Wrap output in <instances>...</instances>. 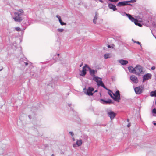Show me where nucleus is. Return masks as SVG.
Instances as JSON below:
<instances>
[{"instance_id": "e433bc0d", "label": "nucleus", "mask_w": 156, "mask_h": 156, "mask_svg": "<svg viewBox=\"0 0 156 156\" xmlns=\"http://www.w3.org/2000/svg\"><path fill=\"white\" fill-rule=\"evenodd\" d=\"M130 126H131L130 123H129L128 124L127 126H128V127H129Z\"/></svg>"}, {"instance_id": "2eb2a0df", "label": "nucleus", "mask_w": 156, "mask_h": 156, "mask_svg": "<svg viewBox=\"0 0 156 156\" xmlns=\"http://www.w3.org/2000/svg\"><path fill=\"white\" fill-rule=\"evenodd\" d=\"M101 102L103 104H110L111 103L112 101L110 99H108L107 100H104L102 99L100 100Z\"/></svg>"}, {"instance_id": "473e14b6", "label": "nucleus", "mask_w": 156, "mask_h": 156, "mask_svg": "<svg viewBox=\"0 0 156 156\" xmlns=\"http://www.w3.org/2000/svg\"><path fill=\"white\" fill-rule=\"evenodd\" d=\"M121 15L122 16H124L125 15H126V14H127V13H126L125 12H122L120 13Z\"/></svg>"}, {"instance_id": "7ed1b4c3", "label": "nucleus", "mask_w": 156, "mask_h": 156, "mask_svg": "<svg viewBox=\"0 0 156 156\" xmlns=\"http://www.w3.org/2000/svg\"><path fill=\"white\" fill-rule=\"evenodd\" d=\"M113 94L114 96L113 99L116 102H119V100L120 99L119 91V90H117L115 94L113 93Z\"/></svg>"}, {"instance_id": "a878e982", "label": "nucleus", "mask_w": 156, "mask_h": 156, "mask_svg": "<svg viewBox=\"0 0 156 156\" xmlns=\"http://www.w3.org/2000/svg\"><path fill=\"white\" fill-rule=\"evenodd\" d=\"M59 22L60 23V24L62 26L65 25L66 24V23L62 22V20L61 21H59Z\"/></svg>"}, {"instance_id": "20e7f679", "label": "nucleus", "mask_w": 156, "mask_h": 156, "mask_svg": "<svg viewBox=\"0 0 156 156\" xmlns=\"http://www.w3.org/2000/svg\"><path fill=\"white\" fill-rule=\"evenodd\" d=\"M94 90L93 88L89 87L86 90V91H84L85 93L88 96L92 95L93 93L92 92Z\"/></svg>"}, {"instance_id": "4be33fe9", "label": "nucleus", "mask_w": 156, "mask_h": 156, "mask_svg": "<svg viewBox=\"0 0 156 156\" xmlns=\"http://www.w3.org/2000/svg\"><path fill=\"white\" fill-rule=\"evenodd\" d=\"M108 90V94L110 96V97L113 99V96L112 94V93H113L112 91L110 90Z\"/></svg>"}, {"instance_id": "ea45409f", "label": "nucleus", "mask_w": 156, "mask_h": 156, "mask_svg": "<svg viewBox=\"0 0 156 156\" xmlns=\"http://www.w3.org/2000/svg\"><path fill=\"white\" fill-rule=\"evenodd\" d=\"M108 48H110L111 47V46L110 45H108Z\"/></svg>"}, {"instance_id": "de8ad7c7", "label": "nucleus", "mask_w": 156, "mask_h": 156, "mask_svg": "<svg viewBox=\"0 0 156 156\" xmlns=\"http://www.w3.org/2000/svg\"><path fill=\"white\" fill-rule=\"evenodd\" d=\"M133 41V42H134V43H136V41Z\"/></svg>"}, {"instance_id": "b1692460", "label": "nucleus", "mask_w": 156, "mask_h": 156, "mask_svg": "<svg viewBox=\"0 0 156 156\" xmlns=\"http://www.w3.org/2000/svg\"><path fill=\"white\" fill-rule=\"evenodd\" d=\"M100 86H101L102 87H103L104 88L106 89L107 90H108V88H107L105 86V85H104V84H103V83H102L100 85Z\"/></svg>"}, {"instance_id": "cd10ccee", "label": "nucleus", "mask_w": 156, "mask_h": 156, "mask_svg": "<svg viewBox=\"0 0 156 156\" xmlns=\"http://www.w3.org/2000/svg\"><path fill=\"white\" fill-rule=\"evenodd\" d=\"M56 17L58 19L59 22L61 21L62 20L61 19V17L58 15L56 16Z\"/></svg>"}, {"instance_id": "9b49d317", "label": "nucleus", "mask_w": 156, "mask_h": 156, "mask_svg": "<svg viewBox=\"0 0 156 156\" xmlns=\"http://www.w3.org/2000/svg\"><path fill=\"white\" fill-rule=\"evenodd\" d=\"M128 68L129 71L130 73H132L136 74H139L138 73H137L135 69V68H133L132 66H129L128 67Z\"/></svg>"}, {"instance_id": "c9c22d12", "label": "nucleus", "mask_w": 156, "mask_h": 156, "mask_svg": "<svg viewBox=\"0 0 156 156\" xmlns=\"http://www.w3.org/2000/svg\"><path fill=\"white\" fill-rule=\"evenodd\" d=\"M136 43L137 44H138L140 45V46H141V43H140V42H139V41H136Z\"/></svg>"}, {"instance_id": "c756f323", "label": "nucleus", "mask_w": 156, "mask_h": 156, "mask_svg": "<svg viewBox=\"0 0 156 156\" xmlns=\"http://www.w3.org/2000/svg\"><path fill=\"white\" fill-rule=\"evenodd\" d=\"M135 24L136 25H138V26H139L140 27L141 26V25L140 23H138L137 20V23H136V24Z\"/></svg>"}, {"instance_id": "4c0bfd02", "label": "nucleus", "mask_w": 156, "mask_h": 156, "mask_svg": "<svg viewBox=\"0 0 156 156\" xmlns=\"http://www.w3.org/2000/svg\"><path fill=\"white\" fill-rule=\"evenodd\" d=\"M153 124L154 125H156V123H155L154 121L153 122Z\"/></svg>"}, {"instance_id": "4468645a", "label": "nucleus", "mask_w": 156, "mask_h": 156, "mask_svg": "<svg viewBox=\"0 0 156 156\" xmlns=\"http://www.w3.org/2000/svg\"><path fill=\"white\" fill-rule=\"evenodd\" d=\"M131 80L135 83H137L138 80L137 77L134 75H132L130 76Z\"/></svg>"}, {"instance_id": "f257e3e1", "label": "nucleus", "mask_w": 156, "mask_h": 156, "mask_svg": "<svg viewBox=\"0 0 156 156\" xmlns=\"http://www.w3.org/2000/svg\"><path fill=\"white\" fill-rule=\"evenodd\" d=\"M24 11L22 9L18 10L14 12V17L13 19L16 22H21L23 20L22 16L23 15Z\"/></svg>"}, {"instance_id": "aec40b11", "label": "nucleus", "mask_w": 156, "mask_h": 156, "mask_svg": "<svg viewBox=\"0 0 156 156\" xmlns=\"http://www.w3.org/2000/svg\"><path fill=\"white\" fill-rule=\"evenodd\" d=\"M132 22H134L135 24H136L137 23V20L135 19L134 17H132L129 19Z\"/></svg>"}, {"instance_id": "37998d69", "label": "nucleus", "mask_w": 156, "mask_h": 156, "mask_svg": "<svg viewBox=\"0 0 156 156\" xmlns=\"http://www.w3.org/2000/svg\"><path fill=\"white\" fill-rule=\"evenodd\" d=\"M68 105L69 107H70L71 105V104H69Z\"/></svg>"}, {"instance_id": "ddd939ff", "label": "nucleus", "mask_w": 156, "mask_h": 156, "mask_svg": "<svg viewBox=\"0 0 156 156\" xmlns=\"http://www.w3.org/2000/svg\"><path fill=\"white\" fill-rule=\"evenodd\" d=\"M108 116L110 117L111 120L113 119L116 115V114L112 111L108 112Z\"/></svg>"}, {"instance_id": "3c124183", "label": "nucleus", "mask_w": 156, "mask_h": 156, "mask_svg": "<svg viewBox=\"0 0 156 156\" xmlns=\"http://www.w3.org/2000/svg\"><path fill=\"white\" fill-rule=\"evenodd\" d=\"M97 90H95V92H97Z\"/></svg>"}, {"instance_id": "79ce46f5", "label": "nucleus", "mask_w": 156, "mask_h": 156, "mask_svg": "<svg viewBox=\"0 0 156 156\" xmlns=\"http://www.w3.org/2000/svg\"><path fill=\"white\" fill-rule=\"evenodd\" d=\"M82 65H83V64H81L80 65V67H81V66H82Z\"/></svg>"}, {"instance_id": "5701e85b", "label": "nucleus", "mask_w": 156, "mask_h": 156, "mask_svg": "<svg viewBox=\"0 0 156 156\" xmlns=\"http://www.w3.org/2000/svg\"><path fill=\"white\" fill-rule=\"evenodd\" d=\"M100 86H101L102 87H103L104 88L106 89L107 90H108V88H107L105 86V85H104V84H103V83H102L100 85Z\"/></svg>"}, {"instance_id": "9d476101", "label": "nucleus", "mask_w": 156, "mask_h": 156, "mask_svg": "<svg viewBox=\"0 0 156 156\" xmlns=\"http://www.w3.org/2000/svg\"><path fill=\"white\" fill-rule=\"evenodd\" d=\"M87 67L89 71L90 75L93 77H96L95 75V74L97 72V70H94L93 69H92L89 66H87Z\"/></svg>"}, {"instance_id": "58836bf2", "label": "nucleus", "mask_w": 156, "mask_h": 156, "mask_svg": "<svg viewBox=\"0 0 156 156\" xmlns=\"http://www.w3.org/2000/svg\"><path fill=\"white\" fill-rule=\"evenodd\" d=\"M24 64H25V65L26 66H27L28 65V63L27 62H24Z\"/></svg>"}, {"instance_id": "dca6fc26", "label": "nucleus", "mask_w": 156, "mask_h": 156, "mask_svg": "<svg viewBox=\"0 0 156 156\" xmlns=\"http://www.w3.org/2000/svg\"><path fill=\"white\" fill-rule=\"evenodd\" d=\"M108 6L110 9H112L114 11L117 10V9L116 7V6L112 4H109L108 5Z\"/></svg>"}, {"instance_id": "f03ea898", "label": "nucleus", "mask_w": 156, "mask_h": 156, "mask_svg": "<svg viewBox=\"0 0 156 156\" xmlns=\"http://www.w3.org/2000/svg\"><path fill=\"white\" fill-rule=\"evenodd\" d=\"M136 0H131L130 1H124L119 2L116 5V6L118 7L123 6L125 5H132L129 3H133L135 2Z\"/></svg>"}, {"instance_id": "09e8293b", "label": "nucleus", "mask_w": 156, "mask_h": 156, "mask_svg": "<svg viewBox=\"0 0 156 156\" xmlns=\"http://www.w3.org/2000/svg\"><path fill=\"white\" fill-rule=\"evenodd\" d=\"M2 68L1 69H0V71H1V70H2Z\"/></svg>"}, {"instance_id": "f8f14e48", "label": "nucleus", "mask_w": 156, "mask_h": 156, "mask_svg": "<svg viewBox=\"0 0 156 156\" xmlns=\"http://www.w3.org/2000/svg\"><path fill=\"white\" fill-rule=\"evenodd\" d=\"M82 144V140L81 139L77 140L76 144H73V147L74 148L80 146Z\"/></svg>"}, {"instance_id": "1a4fd4ad", "label": "nucleus", "mask_w": 156, "mask_h": 156, "mask_svg": "<svg viewBox=\"0 0 156 156\" xmlns=\"http://www.w3.org/2000/svg\"><path fill=\"white\" fill-rule=\"evenodd\" d=\"M152 77V75L150 73H147L143 76V82H144L146 80L151 79Z\"/></svg>"}, {"instance_id": "a19ab883", "label": "nucleus", "mask_w": 156, "mask_h": 156, "mask_svg": "<svg viewBox=\"0 0 156 156\" xmlns=\"http://www.w3.org/2000/svg\"><path fill=\"white\" fill-rule=\"evenodd\" d=\"M72 139L73 141H74L75 140V139H74V137Z\"/></svg>"}, {"instance_id": "c03bdc74", "label": "nucleus", "mask_w": 156, "mask_h": 156, "mask_svg": "<svg viewBox=\"0 0 156 156\" xmlns=\"http://www.w3.org/2000/svg\"><path fill=\"white\" fill-rule=\"evenodd\" d=\"M127 122H129V119H128L127 120Z\"/></svg>"}, {"instance_id": "393cba45", "label": "nucleus", "mask_w": 156, "mask_h": 156, "mask_svg": "<svg viewBox=\"0 0 156 156\" xmlns=\"http://www.w3.org/2000/svg\"><path fill=\"white\" fill-rule=\"evenodd\" d=\"M57 31L60 32H62L64 31V29H58Z\"/></svg>"}, {"instance_id": "a18cd8bd", "label": "nucleus", "mask_w": 156, "mask_h": 156, "mask_svg": "<svg viewBox=\"0 0 156 156\" xmlns=\"http://www.w3.org/2000/svg\"><path fill=\"white\" fill-rule=\"evenodd\" d=\"M51 156H54V155L53 154H52Z\"/></svg>"}, {"instance_id": "f704fd0d", "label": "nucleus", "mask_w": 156, "mask_h": 156, "mask_svg": "<svg viewBox=\"0 0 156 156\" xmlns=\"http://www.w3.org/2000/svg\"><path fill=\"white\" fill-rule=\"evenodd\" d=\"M69 133L72 136H73L74 135L73 133L72 132L70 131Z\"/></svg>"}, {"instance_id": "49530a36", "label": "nucleus", "mask_w": 156, "mask_h": 156, "mask_svg": "<svg viewBox=\"0 0 156 156\" xmlns=\"http://www.w3.org/2000/svg\"><path fill=\"white\" fill-rule=\"evenodd\" d=\"M58 56L59 55V54H57Z\"/></svg>"}, {"instance_id": "72a5a7b5", "label": "nucleus", "mask_w": 156, "mask_h": 156, "mask_svg": "<svg viewBox=\"0 0 156 156\" xmlns=\"http://www.w3.org/2000/svg\"><path fill=\"white\" fill-rule=\"evenodd\" d=\"M155 69V67L154 66H152L151 68V69L152 70H154V69Z\"/></svg>"}, {"instance_id": "2f4dec72", "label": "nucleus", "mask_w": 156, "mask_h": 156, "mask_svg": "<svg viewBox=\"0 0 156 156\" xmlns=\"http://www.w3.org/2000/svg\"><path fill=\"white\" fill-rule=\"evenodd\" d=\"M152 113H155L156 114V109L154 108L152 111Z\"/></svg>"}, {"instance_id": "6e6552de", "label": "nucleus", "mask_w": 156, "mask_h": 156, "mask_svg": "<svg viewBox=\"0 0 156 156\" xmlns=\"http://www.w3.org/2000/svg\"><path fill=\"white\" fill-rule=\"evenodd\" d=\"M143 89L141 87H137L134 88V90L136 94H140L142 92Z\"/></svg>"}, {"instance_id": "39448f33", "label": "nucleus", "mask_w": 156, "mask_h": 156, "mask_svg": "<svg viewBox=\"0 0 156 156\" xmlns=\"http://www.w3.org/2000/svg\"><path fill=\"white\" fill-rule=\"evenodd\" d=\"M93 80L97 82V84L98 86H100L102 83H103L102 79L98 76L94 77L93 78Z\"/></svg>"}, {"instance_id": "f3484780", "label": "nucleus", "mask_w": 156, "mask_h": 156, "mask_svg": "<svg viewBox=\"0 0 156 156\" xmlns=\"http://www.w3.org/2000/svg\"><path fill=\"white\" fill-rule=\"evenodd\" d=\"M119 62L121 65H126L128 63V62L127 61L123 59L119 60Z\"/></svg>"}, {"instance_id": "8fccbe9b", "label": "nucleus", "mask_w": 156, "mask_h": 156, "mask_svg": "<svg viewBox=\"0 0 156 156\" xmlns=\"http://www.w3.org/2000/svg\"><path fill=\"white\" fill-rule=\"evenodd\" d=\"M155 105H156V100H155Z\"/></svg>"}, {"instance_id": "412c9836", "label": "nucleus", "mask_w": 156, "mask_h": 156, "mask_svg": "<svg viewBox=\"0 0 156 156\" xmlns=\"http://www.w3.org/2000/svg\"><path fill=\"white\" fill-rule=\"evenodd\" d=\"M97 19H98V15H97V14L96 13L95 16L94 18V19H93V23L94 24H96V20H97Z\"/></svg>"}, {"instance_id": "c85d7f7f", "label": "nucleus", "mask_w": 156, "mask_h": 156, "mask_svg": "<svg viewBox=\"0 0 156 156\" xmlns=\"http://www.w3.org/2000/svg\"><path fill=\"white\" fill-rule=\"evenodd\" d=\"M126 15L129 18V19H130L131 17H132L131 15L129 14H126Z\"/></svg>"}, {"instance_id": "a211bd4d", "label": "nucleus", "mask_w": 156, "mask_h": 156, "mask_svg": "<svg viewBox=\"0 0 156 156\" xmlns=\"http://www.w3.org/2000/svg\"><path fill=\"white\" fill-rule=\"evenodd\" d=\"M111 55L110 53H107L105 54L104 55V58L105 59H107L111 57Z\"/></svg>"}, {"instance_id": "6ab92c4d", "label": "nucleus", "mask_w": 156, "mask_h": 156, "mask_svg": "<svg viewBox=\"0 0 156 156\" xmlns=\"http://www.w3.org/2000/svg\"><path fill=\"white\" fill-rule=\"evenodd\" d=\"M150 95L151 97L154 96L156 97V90L151 92Z\"/></svg>"}, {"instance_id": "bb28decb", "label": "nucleus", "mask_w": 156, "mask_h": 156, "mask_svg": "<svg viewBox=\"0 0 156 156\" xmlns=\"http://www.w3.org/2000/svg\"><path fill=\"white\" fill-rule=\"evenodd\" d=\"M15 30L16 31H21V29L20 27H17L15 28Z\"/></svg>"}, {"instance_id": "0eeeda50", "label": "nucleus", "mask_w": 156, "mask_h": 156, "mask_svg": "<svg viewBox=\"0 0 156 156\" xmlns=\"http://www.w3.org/2000/svg\"><path fill=\"white\" fill-rule=\"evenodd\" d=\"M87 66H88L87 64H85V66L83 67L82 70L81 72L80 75L82 76H84L86 74V68H88Z\"/></svg>"}, {"instance_id": "423d86ee", "label": "nucleus", "mask_w": 156, "mask_h": 156, "mask_svg": "<svg viewBox=\"0 0 156 156\" xmlns=\"http://www.w3.org/2000/svg\"><path fill=\"white\" fill-rule=\"evenodd\" d=\"M135 69L137 73H139L138 74H136L137 75H140V73L143 72V67L139 65H137L135 67Z\"/></svg>"}, {"instance_id": "7c9ffc66", "label": "nucleus", "mask_w": 156, "mask_h": 156, "mask_svg": "<svg viewBox=\"0 0 156 156\" xmlns=\"http://www.w3.org/2000/svg\"><path fill=\"white\" fill-rule=\"evenodd\" d=\"M111 2H116L119 0H109Z\"/></svg>"}]
</instances>
